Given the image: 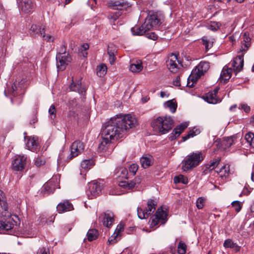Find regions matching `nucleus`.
I'll use <instances>...</instances> for the list:
<instances>
[{"label": "nucleus", "instance_id": "1", "mask_svg": "<svg viewBox=\"0 0 254 254\" xmlns=\"http://www.w3.org/2000/svg\"><path fill=\"white\" fill-rule=\"evenodd\" d=\"M137 125L136 118L131 114H120L111 119L105 124L101 131L102 141L99 145L98 150L106 151L113 140L122 137Z\"/></svg>", "mask_w": 254, "mask_h": 254}, {"label": "nucleus", "instance_id": "2", "mask_svg": "<svg viewBox=\"0 0 254 254\" xmlns=\"http://www.w3.org/2000/svg\"><path fill=\"white\" fill-rule=\"evenodd\" d=\"M3 192L0 190V206L2 209L1 215L3 218L0 220V228L8 231L12 229L19 222V218L15 214H12L8 210L7 203L2 200Z\"/></svg>", "mask_w": 254, "mask_h": 254}, {"label": "nucleus", "instance_id": "3", "mask_svg": "<svg viewBox=\"0 0 254 254\" xmlns=\"http://www.w3.org/2000/svg\"><path fill=\"white\" fill-rule=\"evenodd\" d=\"M174 121L170 116L164 118L159 117L153 120L151 123L153 130L161 134H166L168 132L172 129Z\"/></svg>", "mask_w": 254, "mask_h": 254}, {"label": "nucleus", "instance_id": "4", "mask_svg": "<svg viewBox=\"0 0 254 254\" xmlns=\"http://www.w3.org/2000/svg\"><path fill=\"white\" fill-rule=\"evenodd\" d=\"M203 160L201 152H192L188 155L182 162V169L187 172L197 166Z\"/></svg>", "mask_w": 254, "mask_h": 254}, {"label": "nucleus", "instance_id": "5", "mask_svg": "<svg viewBox=\"0 0 254 254\" xmlns=\"http://www.w3.org/2000/svg\"><path fill=\"white\" fill-rule=\"evenodd\" d=\"M209 68V64L207 62H201L194 68L188 78L187 86L192 87L193 83L196 82L198 78L206 72Z\"/></svg>", "mask_w": 254, "mask_h": 254}, {"label": "nucleus", "instance_id": "6", "mask_svg": "<svg viewBox=\"0 0 254 254\" xmlns=\"http://www.w3.org/2000/svg\"><path fill=\"white\" fill-rule=\"evenodd\" d=\"M164 15L160 11L150 10L144 22V26L151 30L158 27L163 20Z\"/></svg>", "mask_w": 254, "mask_h": 254}, {"label": "nucleus", "instance_id": "7", "mask_svg": "<svg viewBox=\"0 0 254 254\" xmlns=\"http://www.w3.org/2000/svg\"><path fill=\"white\" fill-rule=\"evenodd\" d=\"M156 205L157 203L154 200L151 199L148 200L146 207L145 208L140 207L137 208L138 217L141 219L148 218L156 209Z\"/></svg>", "mask_w": 254, "mask_h": 254}, {"label": "nucleus", "instance_id": "8", "mask_svg": "<svg viewBox=\"0 0 254 254\" xmlns=\"http://www.w3.org/2000/svg\"><path fill=\"white\" fill-rule=\"evenodd\" d=\"M71 60V57L65 53V49L64 47L62 53L59 52L56 56L57 67L58 70H64Z\"/></svg>", "mask_w": 254, "mask_h": 254}, {"label": "nucleus", "instance_id": "9", "mask_svg": "<svg viewBox=\"0 0 254 254\" xmlns=\"http://www.w3.org/2000/svg\"><path fill=\"white\" fill-rule=\"evenodd\" d=\"M167 220V214L162 207L157 209L155 214L150 220V225L156 226L159 224H164Z\"/></svg>", "mask_w": 254, "mask_h": 254}, {"label": "nucleus", "instance_id": "10", "mask_svg": "<svg viewBox=\"0 0 254 254\" xmlns=\"http://www.w3.org/2000/svg\"><path fill=\"white\" fill-rule=\"evenodd\" d=\"M26 133L24 132L26 135ZM25 141L26 142V146L27 148L34 152H37L40 148V142L37 136H24Z\"/></svg>", "mask_w": 254, "mask_h": 254}, {"label": "nucleus", "instance_id": "11", "mask_svg": "<svg viewBox=\"0 0 254 254\" xmlns=\"http://www.w3.org/2000/svg\"><path fill=\"white\" fill-rule=\"evenodd\" d=\"M102 189V184L95 181L91 182L88 184V189L86 191L87 195L89 198L92 199L98 196L101 193Z\"/></svg>", "mask_w": 254, "mask_h": 254}, {"label": "nucleus", "instance_id": "12", "mask_svg": "<svg viewBox=\"0 0 254 254\" xmlns=\"http://www.w3.org/2000/svg\"><path fill=\"white\" fill-rule=\"evenodd\" d=\"M166 64L169 70L174 73L178 71L180 66H182V65L180 64L177 55L173 53L169 56Z\"/></svg>", "mask_w": 254, "mask_h": 254}, {"label": "nucleus", "instance_id": "13", "mask_svg": "<svg viewBox=\"0 0 254 254\" xmlns=\"http://www.w3.org/2000/svg\"><path fill=\"white\" fill-rule=\"evenodd\" d=\"M84 144L80 141L76 140L73 142L70 146V154L69 156V159L76 157L84 149Z\"/></svg>", "mask_w": 254, "mask_h": 254}, {"label": "nucleus", "instance_id": "14", "mask_svg": "<svg viewBox=\"0 0 254 254\" xmlns=\"http://www.w3.org/2000/svg\"><path fill=\"white\" fill-rule=\"evenodd\" d=\"M45 26L41 23L33 24L31 25L29 30V35L34 38H38L44 34Z\"/></svg>", "mask_w": 254, "mask_h": 254}, {"label": "nucleus", "instance_id": "15", "mask_svg": "<svg viewBox=\"0 0 254 254\" xmlns=\"http://www.w3.org/2000/svg\"><path fill=\"white\" fill-rule=\"evenodd\" d=\"M26 157L24 155H17L12 163L13 170L17 171H22L26 164Z\"/></svg>", "mask_w": 254, "mask_h": 254}, {"label": "nucleus", "instance_id": "16", "mask_svg": "<svg viewBox=\"0 0 254 254\" xmlns=\"http://www.w3.org/2000/svg\"><path fill=\"white\" fill-rule=\"evenodd\" d=\"M108 4L109 7L114 9H126L131 5L129 2L125 0H110Z\"/></svg>", "mask_w": 254, "mask_h": 254}, {"label": "nucleus", "instance_id": "17", "mask_svg": "<svg viewBox=\"0 0 254 254\" xmlns=\"http://www.w3.org/2000/svg\"><path fill=\"white\" fill-rule=\"evenodd\" d=\"M244 66V56L243 54L237 56L231 64V67L235 74H237L242 69Z\"/></svg>", "mask_w": 254, "mask_h": 254}, {"label": "nucleus", "instance_id": "18", "mask_svg": "<svg viewBox=\"0 0 254 254\" xmlns=\"http://www.w3.org/2000/svg\"><path fill=\"white\" fill-rule=\"evenodd\" d=\"M99 219L102 220L104 226L109 228L112 225L114 219V214L113 212L107 211L101 214L99 216Z\"/></svg>", "mask_w": 254, "mask_h": 254}, {"label": "nucleus", "instance_id": "19", "mask_svg": "<svg viewBox=\"0 0 254 254\" xmlns=\"http://www.w3.org/2000/svg\"><path fill=\"white\" fill-rule=\"evenodd\" d=\"M219 88H215L213 91L209 92L205 97V100L209 103L217 104L221 101V100L217 97V94Z\"/></svg>", "mask_w": 254, "mask_h": 254}, {"label": "nucleus", "instance_id": "20", "mask_svg": "<svg viewBox=\"0 0 254 254\" xmlns=\"http://www.w3.org/2000/svg\"><path fill=\"white\" fill-rule=\"evenodd\" d=\"M56 181L50 180L45 184L41 189V192L43 194H49L53 193L56 189Z\"/></svg>", "mask_w": 254, "mask_h": 254}, {"label": "nucleus", "instance_id": "21", "mask_svg": "<svg viewBox=\"0 0 254 254\" xmlns=\"http://www.w3.org/2000/svg\"><path fill=\"white\" fill-rule=\"evenodd\" d=\"M57 209L59 213H62L73 209L72 204L68 201L65 200L60 203L57 206Z\"/></svg>", "mask_w": 254, "mask_h": 254}, {"label": "nucleus", "instance_id": "22", "mask_svg": "<svg viewBox=\"0 0 254 254\" xmlns=\"http://www.w3.org/2000/svg\"><path fill=\"white\" fill-rule=\"evenodd\" d=\"M33 5L31 0H21L19 6L23 12L28 13L32 10Z\"/></svg>", "mask_w": 254, "mask_h": 254}, {"label": "nucleus", "instance_id": "23", "mask_svg": "<svg viewBox=\"0 0 254 254\" xmlns=\"http://www.w3.org/2000/svg\"><path fill=\"white\" fill-rule=\"evenodd\" d=\"M233 69L229 65H225L223 68L220 75V79L224 80V82H227L231 78Z\"/></svg>", "mask_w": 254, "mask_h": 254}, {"label": "nucleus", "instance_id": "24", "mask_svg": "<svg viewBox=\"0 0 254 254\" xmlns=\"http://www.w3.org/2000/svg\"><path fill=\"white\" fill-rule=\"evenodd\" d=\"M236 136L232 135L230 137H224L221 142V146L222 149H226L235 143Z\"/></svg>", "mask_w": 254, "mask_h": 254}, {"label": "nucleus", "instance_id": "25", "mask_svg": "<svg viewBox=\"0 0 254 254\" xmlns=\"http://www.w3.org/2000/svg\"><path fill=\"white\" fill-rule=\"evenodd\" d=\"M188 126V124L185 123L178 126L176 128H175L172 131L171 135L170 136L171 139L173 140L179 136L183 130L187 128Z\"/></svg>", "mask_w": 254, "mask_h": 254}, {"label": "nucleus", "instance_id": "26", "mask_svg": "<svg viewBox=\"0 0 254 254\" xmlns=\"http://www.w3.org/2000/svg\"><path fill=\"white\" fill-rule=\"evenodd\" d=\"M124 225L123 224H119L115 230L114 234L110 237L108 240V242L110 244H114L117 242L116 239L117 237L120 234L121 232L124 230Z\"/></svg>", "mask_w": 254, "mask_h": 254}, {"label": "nucleus", "instance_id": "27", "mask_svg": "<svg viewBox=\"0 0 254 254\" xmlns=\"http://www.w3.org/2000/svg\"><path fill=\"white\" fill-rule=\"evenodd\" d=\"M69 88L70 91H76L80 94H83L85 92V88L81 86V83L80 81L74 82L72 80V82L69 85Z\"/></svg>", "mask_w": 254, "mask_h": 254}, {"label": "nucleus", "instance_id": "28", "mask_svg": "<svg viewBox=\"0 0 254 254\" xmlns=\"http://www.w3.org/2000/svg\"><path fill=\"white\" fill-rule=\"evenodd\" d=\"M153 163V158L151 155H145L140 158V163L143 168H147Z\"/></svg>", "mask_w": 254, "mask_h": 254}, {"label": "nucleus", "instance_id": "29", "mask_svg": "<svg viewBox=\"0 0 254 254\" xmlns=\"http://www.w3.org/2000/svg\"><path fill=\"white\" fill-rule=\"evenodd\" d=\"M139 179H135L134 181H122L119 184V186L121 187L130 190L134 188L137 184H139Z\"/></svg>", "mask_w": 254, "mask_h": 254}, {"label": "nucleus", "instance_id": "30", "mask_svg": "<svg viewBox=\"0 0 254 254\" xmlns=\"http://www.w3.org/2000/svg\"><path fill=\"white\" fill-rule=\"evenodd\" d=\"M223 246L226 248L233 249L237 252L240 251L241 249V247L239 246L236 243H234L231 239H229L224 241Z\"/></svg>", "mask_w": 254, "mask_h": 254}, {"label": "nucleus", "instance_id": "31", "mask_svg": "<svg viewBox=\"0 0 254 254\" xmlns=\"http://www.w3.org/2000/svg\"><path fill=\"white\" fill-rule=\"evenodd\" d=\"M217 172L222 179H226L230 174L229 165L228 164L224 165L219 171H217Z\"/></svg>", "mask_w": 254, "mask_h": 254}, {"label": "nucleus", "instance_id": "32", "mask_svg": "<svg viewBox=\"0 0 254 254\" xmlns=\"http://www.w3.org/2000/svg\"><path fill=\"white\" fill-rule=\"evenodd\" d=\"M142 69V64L140 60H137L135 63L131 64L129 66V69L132 72H139Z\"/></svg>", "mask_w": 254, "mask_h": 254}, {"label": "nucleus", "instance_id": "33", "mask_svg": "<svg viewBox=\"0 0 254 254\" xmlns=\"http://www.w3.org/2000/svg\"><path fill=\"white\" fill-rule=\"evenodd\" d=\"M164 107L169 108L171 113H174L177 108V103L174 99L168 100L164 103Z\"/></svg>", "mask_w": 254, "mask_h": 254}, {"label": "nucleus", "instance_id": "34", "mask_svg": "<svg viewBox=\"0 0 254 254\" xmlns=\"http://www.w3.org/2000/svg\"><path fill=\"white\" fill-rule=\"evenodd\" d=\"M146 26H144V23L140 27L132 28L131 31L132 33L134 35H142L145 33L146 31L150 30L147 29Z\"/></svg>", "mask_w": 254, "mask_h": 254}, {"label": "nucleus", "instance_id": "35", "mask_svg": "<svg viewBox=\"0 0 254 254\" xmlns=\"http://www.w3.org/2000/svg\"><path fill=\"white\" fill-rule=\"evenodd\" d=\"M94 165L92 159H85L81 163V167L85 171L90 169Z\"/></svg>", "mask_w": 254, "mask_h": 254}, {"label": "nucleus", "instance_id": "36", "mask_svg": "<svg viewBox=\"0 0 254 254\" xmlns=\"http://www.w3.org/2000/svg\"><path fill=\"white\" fill-rule=\"evenodd\" d=\"M98 236V232L96 229H89L87 233V239L89 241L95 240Z\"/></svg>", "mask_w": 254, "mask_h": 254}, {"label": "nucleus", "instance_id": "37", "mask_svg": "<svg viewBox=\"0 0 254 254\" xmlns=\"http://www.w3.org/2000/svg\"><path fill=\"white\" fill-rule=\"evenodd\" d=\"M200 133V130L198 128L194 127L191 130H190L188 134L183 137V141H186L190 137H192Z\"/></svg>", "mask_w": 254, "mask_h": 254}, {"label": "nucleus", "instance_id": "38", "mask_svg": "<svg viewBox=\"0 0 254 254\" xmlns=\"http://www.w3.org/2000/svg\"><path fill=\"white\" fill-rule=\"evenodd\" d=\"M244 41H245V43L244 44H243L241 48L240 49V50L242 52L246 51L250 46V42L251 41V39L248 36L246 33H245L244 34Z\"/></svg>", "mask_w": 254, "mask_h": 254}, {"label": "nucleus", "instance_id": "39", "mask_svg": "<svg viewBox=\"0 0 254 254\" xmlns=\"http://www.w3.org/2000/svg\"><path fill=\"white\" fill-rule=\"evenodd\" d=\"M220 161L219 158L213 159L210 164L206 165L205 171H210L214 169L219 164Z\"/></svg>", "mask_w": 254, "mask_h": 254}, {"label": "nucleus", "instance_id": "40", "mask_svg": "<svg viewBox=\"0 0 254 254\" xmlns=\"http://www.w3.org/2000/svg\"><path fill=\"white\" fill-rule=\"evenodd\" d=\"M107 68L105 64H101L97 67V74L99 77H102L106 74Z\"/></svg>", "mask_w": 254, "mask_h": 254}, {"label": "nucleus", "instance_id": "41", "mask_svg": "<svg viewBox=\"0 0 254 254\" xmlns=\"http://www.w3.org/2000/svg\"><path fill=\"white\" fill-rule=\"evenodd\" d=\"M187 248V245L183 241L179 242L177 251L179 254H185Z\"/></svg>", "mask_w": 254, "mask_h": 254}, {"label": "nucleus", "instance_id": "42", "mask_svg": "<svg viewBox=\"0 0 254 254\" xmlns=\"http://www.w3.org/2000/svg\"><path fill=\"white\" fill-rule=\"evenodd\" d=\"M245 139L250 145L254 147V134L252 132H248L245 135Z\"/></svg>", "mask_w": 254, "mask_h": 254}, {"label": "nucleus", "instance_id": "43", "mask_svg": "<svg viewBox=\"0 0 254 254\" xmlns=\"http://www.w3.org/2000/svg\"><path fill=\"white\" fill-rule=\"evenodd\" d=\"M34 229L33 225H26L25 227V232L29 237H34L35 233H34Z\"/></svg>", "mask_w": 254, "mask_h": 254}, {"label": "nucleus", "instance_id": "44", "mask_svg": "<svg viewBox=\"0 0 254 254\" xmlns=\"http://www.w3.org/2000/svg\"><path fill=\"white\" fill-rule=\"evenodd\" d=\"M202 40L203 44L205 46L206 51H207L212 47V43L208 40L206 37L202 38Z\"/></svg>", "mask_w": 254, "mask_h": 254}, {"label": "nucleus", "instance_id": "45", "mask_svg": "<svg viewBox=\"0 0 254 254\" xmlns=\"http://www.w3.org/2000/svg\"><path fill=\"white\" fill-rule=\"evenodd\" d=\"M49 113L50 115L51 119L54 120L56 117V107L54 105L50 106L49 109Z\"/></svg>", "mask_w": 254, "mask_h": 254}, {"label": "nucleus", "instance_id": "46", "mask_svg": "<svg viewBox=\"0 0 254 254\" xmlns=\"http://www.w3.org/2000/svg\"><path fill=\"white\" fill-rule=\"evenodd\" d=\"M17 90V87L16 84L14 83L13 85H12L11 87L7 90V91H4L5 95L6 96V92H7L8 94H11L13 96H15L16 95V91Z\"/></svg>", "mask_w": 254, "mask_h": 254}, {"label": "nucleus", "instance_id": "47", "mask_svg": "<svg viewBox=\"0 0 254 254\" xmlns=\"http://www.w3.org/2000/svg\"><path fill=\"white\" fill-rule=\"evenodd\" d=\"M205 199L202 197L197 198L196 202V207L198 209H200L203 207Z\"/></svg>", "mask_w": 254, "mask_h": 254}, {"label": "nucleus", "instance_id": "48", "mask_svg": "<svg viewBox=\"0 0 254 254\" xmlns=\"http://www.w3.org/2000/svg\"><path fill=\"white\" fill-rule=\"evenodd\" d=\"M233 207L237 212H239L242 208V205L239 201H235L232 203Z\"/></svg>", "mask_w": 254, "mask_h": 254}, {"label": "nucleus", "instance_id": "49", "mask_svg": "<svg viewBox=\"0 0 254 254\" xmlns=\"http://www.w3.org/2000/svg\"><path fill=\"white\" fill-rule=\"evenodd\" d=\"M138 170V165L136 164H132L129 167V171L134 175Z\"/></svg>", "mask_w": 254, "mask_h": 254}, {"label": "nucleus", "instance_id": "50", "mask_svg": "<svg viewBox=\"0 0 254 254\" xmlns=\"http://www.w3.org/2000/svg\"><path fill=\"white\" fill-rule=\"evenodd\" d=\"M45 163V161L42 157H38L36 158L35 164L36 166L40 167L43 165H44Z\"/></svg>", "mask_w": 254, "mask_h": 254}, {"label": "nucleus", "instance_id": "51", "mask_svg": "<svg viewBox=\"0 0 254 254\" xmlns=\"http://www.w3.org/2000/svg\"><path fill=\"white\" fill-rule=\"evenodd\" d=\"M108 54L109 57V62L111 64H113L115 61L114 53L111 51H108Z\"/></svg>", "mask_w": 254, "mask_h": 254}, {"label": "nucleus", "instance_id": "52", "mask_svg": "<svg viewBox=\"0 0 254 254\" xmlns=\"http://www.w3.org/2000/svg\"><path fill=\"white\" fill-rule=\"evenodd\" d=\"M41 37H43V38L44 40H46L47 42H52L54 40V37L53 36H52L51 35H49V34L46 35L45 33L44 34H43L41 36Z\"/></svg>", "mask_w": 254, "mask_h": 254}, {"label": "nucleus", "instance_id": "53", "mask_svg": "<svg viewBox=\"0 0 254 254\" xmlns=\"http://www.w3.org/2000/svg\"><path fill=\"white\" fill-rule=\"evenodd\" d=\"M120 171L122 174V175H120V177H121L122 178H127V175L128 174L127 170L125 168H121L120 169Z\"/></svg>", "mask_w": 254, "mask_h": 254}, {"label": "nucleus", "instance_id": "54", "mask_svg": "<svg viewBox=\"0 0 254 254\" xmlns=\"http://www.w3.org/2000/svg\"><path fill=\"white\" fill-rule=\"evenodd\" d=\"M180 178H181L180 183L183 184H187L188 183V179L187 177L180 175Z\"/></svg>", "mask_w": 254, "mask_h": 254}, {"label": "nucleus", "instance_id": "55", "mask_svg": "<svg viewBox=\"0 0 254 254\" xmlns=\"http://www.w3.org/2000/svg\"><path fill=\"white\" fill-rule=\"evenodd\" d=\"M147 37L150 39H152L153 40H156L158 38L157 35L153 32L147 34Z\"/></svg>", "mask_w": 254, "mask_h": 254}, {"label": "nucleus", "instance_id": "56", "mask_svg": "<svg viewBox=\"0 0 254 254\" xmlns=\"http://www.w3.org/2000/svg\"><path fill=\"white\" fill-rule=\"evenodd\" d=\"M220 25L216 23H214L213 24L210 25L209 26V29L215 31L219 28Z\"/></svg>", "mask_w": 254, "mask_h": 254}, {"label": "nucleus", "instance_id": "57", "mask_svg": "<svg viewBox=\"0 0 254 254\" xmlns=\"http://www.w3.org/2000/svg\"><path fill=\"white\" fill-rule=\"evenodd\" d=\"M173 84L176 86H180L181 85L180 78L179 76H177L173 81Z\"/></svg>", "mask_w": 254, "mask_h": 254}, {"label": "nucleus", "instance_id": "58", "mask_svg": "<svg viewBox=\"0 0 254 254\" xmlns=\"http://www.w3.org/2000/svg\"><path fill=\"white\" fill-rule=\"evenodd\" d=\"M241 108L244 110V111L246 113H248L250 111V108L247 104H242L241 105Z\"/></svg>", "mask_w": 254, "mask_h": 254}, {"label": "nucleus", "instance_id": "59", "mask_svg": "<svg viewBox=\"0 0 254 254\" xmlns=\"http://www.w3.org/2000/svg\"><path fill=\"white\" fill-rule=\"evenodd\" d=\"M38 254H49L48 251L46 250L45 248H43L42 249H40L38 252Z\"/></svg>", "mask_w": 254, "mask_h": 254}, {"label": "nucleus", "instance_id": "60", "mask_svg": "<svg viewBox=\"0 0 254 254\" xmlns=\"http://www.w3.org/2000/svg\"><path fill=\"white\" fill-rule=\"evenodd\" d=\"M120 13L118 12V13H116L115 15H111L110 18L111 19H113L114 21H115L118 18V17L120 16Z\"/></svg>", "mask_w": 254, "mask_h": 254}, {"label": "nucleus", "instance_id": "61", "mask_svg": "<svg viewBox=\"0 0 254 254\" xmlns=\"http://www.w3.org/2000/svg\"><path fill=\"white\" fill-rule=\"evenodd\" d=\"M249 215L251 217H254V201L253 204L251 205V212H250Z\"/></svg>", "mask_w": 254, "mask_h": 254}, {"label": "nucleus", "instance_id": "62", "mask_svg": "<svg viewBox=\"0 0 254 254\" xmlns=\"http://www.w3.org/2000/svg\"><path fill=\"white\" fill-rule=\"evenodd\" d=\"M181 181V178H180V175L178 176H176L174 178V183L176 184L180 183Z\"/></svg>", "mask_w": 254, "mask_h": 254}, {"label": "nucleus", "instance_id": "63", "mask_svg": "<svg viewBox=\"0 0 254 254\" xmlns=\"http://www.w3.org/2000/svg\"><path fill=\"white\" fill-rule=\"evenodd\" d=\"M166 96V93L164 91H161L160 92V96L162 97V98H163L165 96Z\"/></svg>", "mask_w": 254, "mask_h": 254}, {"label": "nucleus", "instance_id": "64", "mask_svg": "<svg viewBox=\"0 0 254 254\" xmlns=\"http://www.w3.org/2000/svg\"><path fill=\"white\" fill-rule=\"evenodd\" d=\"M83 47L84 48V49L85 50H86V49H88V48H89V46H88V44H84V45H83Z\"/></svg>", "mask_w": 254, "mask_h": 254}]
</instances>
